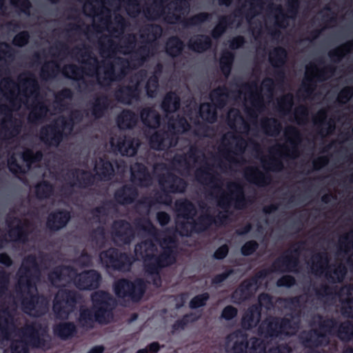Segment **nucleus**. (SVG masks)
<instances>
[{
    "mask_svg": "<svg viewBox=\"0 0 353 353\" xmlns=\"http://www.w3.org/2000/svg\"><path fill=\"white\" fill-rule=\"evenodd\" d=\"M205 222H176V230L156 233L149 231L150 239L137 245L134 248L137 260L142 259L146 276L154 285H161L159 270L175 262V239L177 234L182 236H191L194 230Z\"/></svg>",
    "mask_w": 353,
    "mask_h": 353,
    "instance_id": "obj_1",
    "label": "nucleus"
},
{
    "mask_svg": "<svg viewBox=\"0 0 353 353\" xmlns=\"http://www.w3.org/2000/svg\"><path fill=\"white\" fill-rule=\"evenodd\" d=\"M299 321V316L292 315L281 320L274 318L266 320L259 327V334L264 341L252 339L248 343L246 334L241 331L234 332L226 338V351L228 353H290L288 346L273 348L270 345L278 343L283 336L294 334Z\"/></svg>",
    "mask_w": 353,
    "mask_h": 353,
    "instance_id": "obj_2",
    "label": "nucleus"
},
{
    "mask_svg": "<svg viewBox=\"0 0 353 353\" xmlns=\"http://www.w3.org/2000/svg\"><path fill=\"white\" fill-rule=\"evenodd\" d=\"M0 332L3 339L13 340L12 353H28V343L36 347L47 349L50 340L47 327H43L36 322L21 330H17L13 317L7 310L0 312Z\"/></svg>",
    "mask_w": 353,
    "mask_h": 353,
    "instance_id": "obj_3",
    "label": "nucleus"
},
{
    "mask_svg": "<svg viewBox=\"0 0 353 353\" xmlns=\"http://www.w3.org/2000/svg\"><path fill=\"white\" fill-rule=\"evenodd\" d=\"M36 258L28 256L25 259L18 272L19 289L24 296L22 301L23 310L32 316H39L44 314L48 309V303L43 296H37V290L34 280L38 272Z\"/></svg>",
    "mask_w": 353,
    "mask_h": 353,
    "instance_id": "obj_4",
    "label": "nucleus"
},
{
    "mask_svg": "<svg viewBox=\"0 0 353 353\" xmlns=\"http://www.w3.org/2000/svg\"><path fill=\"white\" fill-rule=\"evenodd\" d=\"M92 310L88 309L80 310L79 323L81 326L86 330L93 327L95 322L101 324H105L111 321L113 318L111 312V306L114 300L109 294L103 292H95L92 295Z\"/></svg>",
    "mask_w": 353,
    "mask_h": 353,
    "instance_id": "obj_5",
    "label": "nucleus"
},
{
    "mask_svg": "<svg viewBox=\"0 0 353 353\" xmlns=\"http://www.w3.org/2000/svg\"><path fill=\"white\" fill-rule=\"evenodd\" d=\"M49 279L52 284L57 288L65 287L72 281L79 289L90 290L99 286L101 276L94 270L77 274L73 269L61 267L57 268L50 273Z\"/></svg>",
    "mask_w": 353,
    "mask_h": 353,
    "instance_id": "obj_6",
    "label": "nucleus"
},
{
    "mask_svg": "<svg viewBox=\"0 0 353 353\" xmlns=\"http://www.w3.org/2000/svg\"><path fill=\"white\" fill-rule=\"evenodd\" d=\"M20 84L23 87V92L21 93L19 86L8 79H3L0 83V88L3 94L10 101L14 102L18 99L21 101L22 96L26 98L28 103L38 90L37 83L32 79H23L20 77Z\"/></svg>",
    "mask_w": 353,
    "mask_h": 353,
    "instance_id": "obj_7",
    "label": "nucleus"
},
{
    "mask_svg": "<svg viewBox=\"0 0 353 353\" xmlns=\"http://www.w3.org/2000/svg\"><path fill=\"white\" fill-rule=\"evenodd\" d=\"M189 128L190 125L185 119L169 120L168 128L170 134L166 132L162 134L159 133L153 134L150 139V147L154 150H164L165 148L174 146L176 144V141L174 137L175 134L183 133L187 131Z\"/></svg>",
    "mask_w": 353,
    "mask_h": 353,
    "instance_id": "obj_8",
    "label": "nucleus"
},
{
    "mask_svg": "<svg viewBox=\"0 0 353 353\" xmlns=\"http://www.w3.org/2000/svg\"><path fill=\"white\" fill-rule=\"evenodd\" d=\"M318 323V328L311 331L307 334V336H304L303 333L301 339L302 343L306 347H314L326 344L328 343V336L330 335L334 329L335 323L332 320H322L319 316L314 318V323L312 327H316V323Z\"/></svg>",
    "mask_w": 353,
    "mask_h": 353,
    "instance_id": "obj_9",
    "label": "nucleus"
},
{
    "mask_svg": "<svg viewBox=\"0 0 353 353\" xmlns=\"http://www.w3.org/2000/svg\"><path fill=\"white\" fill-rule=\"evenodd\" d=\"M328 260L325 254L314 255L312 258L311 270L316 275L325 273L326 278L333 282H340L346 274V268L343 265L337 267H327Z\"/></svg>",
    "mask_w": 353,
    "mask_h": 353,
    "instance_id": "obj_10",
    "label": "nucleus"
},
{
    "mask_svg": "<svg viewBox=\"0 0 353 353\" xmlns=\"http://www.w3.org/2000/svg\"><path fill=\"white\" fill-rule=\"evenodd\" d=\"M78 297L71 291L60 289L55 296L53 310L59 319H67L75 309Z\"/></svg>",
    "mask_w": 353,
    "mask_h": 353,
    "instance_id": "obj_11",
    "label": "nucleus"
},
{
    "mask_svg": "<svg viewBox=\"0 0 353 353\" xmlns=\"http://www.w3.org/2000/svg\"><path fill=\"white\" fill-rule=\"evenodd\" d=\"M145 289V283L138 279L134 283L119 280L114 285V290L119 297H130L133 301H138L142 297Z\"/></svg>",
    "mask_w": 353,
    "mask_h": 353,
    "instance_id": "obj_12",
    "label": "nucleus"
},
{
    "mask_svg": "<svg viewBox=\"0 0 353 353\" xmlns=\"http://www.w3.org/2000/svg\"><path fill=\"white\" fill-rule=\"evenodd\" d=\"M101 264L106 268H113L119 271H127L132 263L126 254H119L116 250L109 249L99 255Z\"/></svg>",
    "mask_w": 353,
    "mask_h": 353,
    "instance_id": "obj_13",
    "label": "nucleus"
},
{
    "mask_svg": "<svg viewBox=\"0 0 353 353\" xmlns=\"http://www.w3.org/2000/svg\"><path fill=\"white\" fill-rule=\"evenodd\" d=\"M228 98V95L225 93L223 89L219 88L212 92L210 99L213 105L203 103L200 106L199 114L202 119L209 123H213L216 118L214 106L222 107Z\"/></svg>",
    "mask_w": 353,
    "mask_h": 353,
    "instance_id": "obj_14",
    "label": "nucleus"
},
{
    "mask_svg": "<svg viewBox=\"0 0 353 353\" xmlns=\"http://www.w3.org/2000/svg\"><path fill=\"white\" fill-rule=\"evenodd\" d=\"M110 144L113 150H117L122 155L132 157L137 152L139 142L137 139L124 137L119 140L112 138Z\"/></svg>",
    "mask_w": 353,
    "mask_h": 353,
    "instance_id": "obj_15",
    "label": "nucleus"
},
{
    "mask_svg": "<svg viewBox=\"0 0 353 353\" xmlns=\"http://www.w3.org/2000/svg\"><path fill=\"white\" fill-rule=\"evenodd\" d=\"M112 238L117 244L130 243L134 238V232L130 228L129 222H114Z\"/></svg>",
    "mask_w": 353,
    "mask_h": 353,
    "instance_id": "obj_16",
    "label": "nucleus"
},
{
    "mask_svg": "<svg viewBox=\"0 0 353 353\" xmlns=\"http://www.w3.org/2000/svg\"><path fill=\"white\" fill-rule=\"evenodd\" d=\"M339 296L343 305V314L353 318V287L346 286L341 288Z\"/></svg>",
    "mask_w": 353,
    "mask_h": 353,
    "instance_id": "obj_17",
    "label": "nucleus"
},
{
    "mask_svg": "<svg viewBox=\"0 0 353 353\" xmlns=\"http://www.w3.org/2000/svg\"><path fill=\"white\" fill-rule=\"evenodd\" d=\"M131 179L132 181L137 185H147L150 181V175L146 172L144 165L135 163L131 166Z\"/></svg>",
    "mask_w": 353,
    "mask_h": 353,
    "instance_id": "obj_18",
    "label": "nucleus"
},
{
    "mask_svg": "<svg viewBox=\"0 0 353 353\" xmlns=\"http://www.w3.org/2000/svg\"><path fill=\"white\" fill-rule=\"evenodd\" d=\"M159 181L163 190L167 192H183L185 190L184 182L181 179L174 177L172 175L168 174L165 180L162 177Z\"/></svg>",
    "mask_w": 353,
    "mask_h": 353,
    "instance_id": "obj_19",
    "label": "nucleus"
},
{
    "mask_svg": "<svg viewBox=\"0 0 353 353\" xmlns=\"http://www.w3.org/2000/svg\"><path fill=\"white\" fill-rule=\"evenodd\" d=\"M261 313L259 307L253 305L245 314L242 318V326L245 329H250L255 326L260 320Z\"/></svg>",
    "mask_w": 353,
    "mask_h": 353,
    "instance_id": "obj_20",
    "label": "nucleus"
},
{
    "mask_svg": "<svg viewBox=\"0 0 353 353\" xmlns=\"http://www.w3.org/2000/svg\"><path fill=\"white\" fill-rule=\"evenodd\" d=\"M273 86H274V82L272 79H265L261 83L260 92H258V90H256V92H254V91L252 90V87L250 86L249 88V91L247 92H245L244 97H245V100L247 99V97H248L249 99L251 101L253 106H255V103H254V101L256 98H259L260 94L262 92H264L265 90H267L268 92H270L272 90ZM255 89H256V87H255Z\"/></svg>",
    "mask_w": 353,
    "mask_h": 353,
    "instance_id": "obj_21",
    "label": "nucleus"
},
{
    "mask_svg": "<svg viewBox=\"0 0 353 353\" xmlns=\"http://www.w3.org/2000/svg\"><path fill=\"white\" fill-rule=\"evenodd\" d=\"M61 136L59 131H57L56 127L49 126L43 128L41 131V139L49 145H57Z\"/></svg>",
    "mask_w": 353,
    "mask_h": 353,
    "instance_id": "obj_22",
    "label": "nucleus"
},
{
    "mask_svg": "<svg viewBox=\"0 0 353 353\" xmlns=\"http://www.w3.org/2000/svg\"><path fill=\"white\" fill-rule=\"evenodd\" d=\"M94 171L96 175H97L101 180H106L109 179V177L114 173V169L112 164L110 162L104 161L102 159H100L99 162L95 165Z\"/></svg>",
    "mask_w": 353,
    "mask_h": 353,
    "instance_id": "obj_23",
    "label": "nucleus"
},
{
    "mask_svg": "<svg viewBox=\"0 0 353 353\" xmlns=\"http://www.w3.org/2000/svg\"><path fill=\"white\" fill-rule=\"evenodd\" d=\"M141 118L144 125L149 128H155L159 125V115L150 109L143 110L141 112Z\"/></svg>",
    "mask_w": 353,
    "mask_h": 353,
    "instance_id": "obj_24",
    "label": "nucleus"
},
{
    "mask_svg": "<svg viewBox=\"0 0 353 353\" xmlns=\"http://www.w3.org/2000/svg\"><path fill=\"white\" fill-rule=\"evenodd\" d=\"M76 332V327L73 323H61L54 328V333L62 339H67L72 336Z\"/></svg>",
    "mask_w": 353,
    "mask_h": 353,
    "instance_id": "obj_25",
    "label": "nucleus"
},
{
    "mask_svg": "<svg viewBox=\"0 0 353 353\" xmlns=\"http://www.w3.org/2000/svg\"><path fill=\"white\" fill-rule=\"evenodd\" d=\"M210 46V39L208 37L196 36L190 41V48L196 52H201L208 49Z\"/></svg>",
    "mask_w": 353,
    "mask_h": 353,
    "instance_id": "obj_26",
    "label": "nucleus"
},
{
    "mask_svg": "<svg viewBox=\"0 0 353 353\" xmlns=\"http://www.w3.org/2000/svg\"><path fill=\"white\" fill-rule=\"evenodd\" d=\"M137 121V117L129 111H123L117 118V124L120 129L130 128Z\"/></svg>",
    "mask_w": 353,
    "mask_h": 353,
    "instance_id": "obj_27",
    "label": "nucleus"
},
{
    "mask_svg": "<svg viewBox=\"0 0 353 353\" xmlns=\"http://www.w3.org/2000/svg\"><path fill=\"white\" fill-rule=\"evenodd\" d=\"M179 105V99L174 93H169L162 102V109L168 113L175 112Z\"/></svg>",
    "mask_w": 353,
    "mask_h": 353,
    "instance_id": "obj_28",
    "label": "nucleus"
},
{
    "mask_svg": "<svg viewBox=\"0 0 353 353\" xmlns=\"http://www.w3.org/2000/svg\"><path fill=\"white\" fill-rule=\"evenodd\" d=\"M136 196V191L131 188L127 187L118 190L115 194L116 200L121 204L131 203Z\"/></svg>",
    "mask_w": 353,
    "mask_h": 353,
    "instance_id": "obj_29",
    "label": "nucleus"
},
{
    "mask_svg": "<svg viewBox=\"0 0 353 353\" xmlns=\"http://www.w3.org/2000/svg\"><path fill=\"white\" fill-rule=\"evenodd\" d=\"M228 122L231 128L241 130V125H243L245 129L246 128L245 121L237 110H232L228 112Z\"/></svg>",
    "mask_w": 353,
    "mask_h": 353,
    "instance_id": "obj_30",
    "label": "nucleus"
},
{
    "mask_svg": "<svg viewBox=\"0 0 353 353\" xmlns=\"http://www.w3.org/2000/svg\"><path fill=\"white\" fill-rule=\"evenodd\" d=\"M296 263V260L281 257L276 260L274 263V271H292V265Z\"/></svg>",
    "mask_w": 353,
    "mask_h": 353,
    "instance_id": "obj_31",
    "label": "nucleus"
},
{
    "mask_svg": "<svg viewBox=\"0 0 353 353\" xmlns=\"http://www.w3.org/2000/svg\"><path fill=\"white\" fill-rule=\"evenodd\" d=\"M286 58V52L285 51L281 48H275L272 52L270 54V61L272 65L278 67L282 65Z\"/></svg>",
    "mask_w": 353,
    "mask_h": 353,
    "instance_id": "obj_32",
    "label": "nucleus"
},
{
    "mask_svg": "<svg viewBox=\"0 0 353 353\" xmlns=\"http://www.w3.org/2000/svg\"><path fill=\"white\" fill-rule=\"evenodd\" d=\"M183 48L182 42L176 37L170 38L166 44V51L170 56L174 57L179 54Z\"/></svg>",
    "mask_w": 353,
    "mask_h": 353,
    "instance_id": "obj_33",
    "label": "nucleus"
},
{
    "mask_svg": "<svg viewBox=\"0 0 353 353\" xmlns=\"http://www.w3.org/2000/svg\"><path fill=\"white\" fill-rule=\"evenodd\" d=\"M338 336L342 341H348L353 336V323L347 321L341 325Z\"/></svg>",
    "mask_w": 353,
    "mask_h": 353,
    "instance_id": "obj_34",
    "label": "nucleus"
},
{
    "mask_svg": "<svg viewBox=\"0 0 353 353\" xmlns=\"http://www.w3.org/2000/svg\"><path fill=\"white\" fill-rule=\"evenodd\" d=\"M233 58L231 52H225L220 59L221 69L225 77H228L230 72Z\"/></svg>",
    "mask_w": 353,
    "mask_h": 353,
    "instance_id": "obj_35",
    "label": "nucleus"
},
{
    "mask_svg": "<svg viewBox=\"0 0 353 353\" xmlns=\"http://www.w3.org/2000/svg\"><path fill=\"white\" fill-rule=\"evenodd\" d=\"M26 234L24 232V230L19 228L16 227L12 228L8 232V237L9 239L8 241H24L26 239Z\"/></svg>",
    "mask_w": 353,
    "mask_h": 353,
    "instance_id": "obj_36",
    "label": "nucleus"
},
{
    "mask_svg": "<svg viewBox=\"0 0 353 353\" xmlns=\"http://www.w3.org/2000/svg\"><path fill=\"white\" fill-rule=\"evenodd\" d=\"M170 8H174V14L176 15V21L178 20L181 14H184L188 9V4L184 0H177L170 4Z\"/></svg>",
    "mask_w": 353,
    "mask_h": 353,
    "instance_id": "obj_37",
    "label": "nucleus"
},
{
    "mask_svg": "<svg viewBox=\"0 0 353 353\" xmlns=\"http://www.w3.org/2000/svg\"><path fill=\"white\" fill-rule=\"evenodd\" d=\"M35 188L36 195L39 199L46 198L52 192V187L46 183L38 184Z\"/></svg>",
    "mask_w": 353,
    "mask_h": 353,
    "instance_id": "obj_38",
    "label": "nucleus"
},
{
    "mask_svg": "<svg viewBox=\"0 0 353 353\" xmlns=\"http://www.w3.org/2000/svg\"><path fill=\"white\" fill-rule=\"evenodd\" d=\"M42 154L40 152H37L34 156L31 151L27 150L23 153L22 158L24 162L26 163L28 169L30 168L31 164L41 159Z\"/></svg>",
    "mask_w": 353,
    "mask_h": 353,
    "instance_id": "obj_39",
    "label": "nucleus"
},
{
    "mask_svg": "<svg viewBox=\"0 0 353 353\" xmlns=\"http://www.w3.org/2000/svg\"><path fill=\"white\" fill-rule=\"evenodd\" d=\"M208 299L209 296L207 293L196 296L191 300L190 306L191 308H198L201 307L205 305Z\"/></svg>",
    "mask_w": 353,
    "mask_h": 353,
    "instance_id": "obj_40",
    "label": "nucleus"
},
{
    "mask_svg": "<svg viewBox=\"0 0 353 353\" xmlns=\"http://www.w3.org/2000/svg\"><path fill=\"white\" fill-rule=\"evenodd\" d=\"M158 88V81L156 77H151L146 85L147 94L150 97H154Z\"/></svg>",
    "mask_w": 353,
    "mask_h": 353,
    "instance_id": "obj_41",
    "label": "nucleus"
},
{
    "mask_svg": "<svg viewBox=\"0 0 353 353\" xmlns=\"http://www.w3.org/2000/svg\"><path fill=\"white\" fill-rule=\"evenodd\" d=\"M64 75L70 79H78L79 78V69L74 65L65 66L63 70Z\"/></svg>",
    "mask_w": 353,
    "mask_h": 353,
    "instance_id": "obj_42",
    "label": "nucleus"
},
{
    "mask_svg": "<svg viewBox=\"0 0 353 353\" xmlns=\"http://www.w3.org/2000/svg\"><path fill=\"white\" fill-rule=\"evenodd\" d=\"M77 176L78 182H73V185L78 184L79 186L87 185L90 181L92 176L88 172H77Z\"/></svg>",
    "mask_w": 353,
    "mask_h": 353,
    "instance_id": "obj_43",
    "label": "nucleus"
},
{
    "mask_svg": "<svg viewBox=\"0 0 353 353\" xmlns=\"http://www.w3.org/2000/svg\"><path fill=\"white\" fill-rule=\"evenodd\" d=\"M9 1L11 5L19 8L23 12L29 14V12H27L30 6L28 0H9Z\"/></svg>",
    "mask_w": 353,
    "mask_h": 353,
    "instance_id": "obj_44",
    "label": "nucleus"
},
{
    "mask_svg": "<svg viewBox=\"0 0 353 353\" xmlns=\"http://www.w3.org/2000/svg\"><path fill=\"white\" fill-rule=\"evenodd\" d=\"M258 245L255 241H251L247 242L241 248V252L245 256L250 255L257 248Z\"/></svg>",
    "mask_w": 353,
    "mask_h": 353,
    "instance_id": "obj_45",
    "label": "nucleus"
},
{
    "mask_svg": "<svg viewBox=\"0 0 353 353\" xmlns=\"http://www.w3.org/2000/svg\"><path fill=\"white\" fill-rule=\"evenodd\" d=\"M228 189L231 192L230 194L229 195L228 199V203H230L232 202V200L234 197H239L242 196V190L241 188L236 185V184H230L228 186Z\"/></svg>",
    "mask_w": 353,
    "mask_h": 353,
    "instance_id": "obj_46",
    "label": "nucleus"
},
{
    "mask_svg": "<svg viewBox=\"0 0 353 353\" xmlns=\"http://www.w3.org/2000/svg\"><path fill=\"white\" fill-rule=\"evenodd\" d=\"M196 320V318L193 317L192 315H186L185 316L182 320L177 321L173 325L174 331L178 330L180 329H183L185 324L189 322H192Z\"/></svg>",
    "mask_w": 353,
    "mask_h": 353,
    "instance_id": "obj_47",
    "label": "nucleus"
},
{
    "mask_svg": "<svg viewBox=\"0 0 353 353\" xmlns=\"http://www.w3.org/2000/svg\"><path fill=\"white\" fill-rule=\"evenodd\" d=\"M29 36L27 32H21L16 35L13 39V43L17 46L26 45L28 41Z\"/></svg>",
    "mask_w": 353,
    "mask_h": 353,
    "instance_id": "obj_48",
    "label": "nucleus"
},
{
    "mask_svg": "<svg viewBox=\"0 0 353 353\" xmlns=\"http://www.w3.org/2000/svg\"><path fill=\"white\" fill-rule=\"evenodd\" d=\"M352 90L350 88L342 90L338 96L339 101L343 103H346L352 97Z\"/></svg>",
    "mask_w": 353,
    "mask_h": 353,
    "instance_id": "obj_49",
    "label": "nucleus"
},
{
    "mask_svg": "<svg viewBox=\"0 0 353 353\" xmlns=\"http://www.w3.org/2000/svg\"><path fill=\"white\" fill-rule=\"evenodd\" d=\"M340 242L345 245V248L350 250L353 249V231L347 234L340 239Z\"/></svg>",
    "mask_w": 353,
    "mask_h": 353,
    "instance_id": "obj_50",
    "label": "nucleus"
},
{
    "mask_svg": "<svg viewBox=\"0 0 353 353\" xmlns=\"http://www.w3.org/2000/svg\"><path fill=\"white\" fill-rule=\"evenodd\" d=\"M236 314L237 310L236 308L232 306H228L223 310L221 316L226 320H230L236 316Z\"/></svg>",
    "mask_w": 353,
    "mask_h": 353,
    "instance_id": "obj_51",
    "label": "nucleus"
},
{
    "mask_svg": "<svg viewBox=\"0 0 353 353\" xmlns=\"http://www.w3.org/2000/svg\"><path fill=\"white\" fill-rule=\"evenodd\" d=\"M294 283V279L290 276H284L277 281V285L279 287H290Z\"/></svg>",
    "mask_w": 353,
    "mask_h": 353,
    "instance_id": "obj_52",
    "label": "nucleus"
},
{
    "mask_svg": "<svg viewBox=\"0 0 353 353\" xmlns=\"http://www.w3.org/2000/svg\"><path fill=\"white\" fill-rule=\"evenodd\" d=\"M8 165L9 170L13 173H21L25 172L26 171L25 169H22L21 166L15 163V160L13 157L8 159Z\"/></svg>",
    "mask_w": 353,
    "mask_h": 353,
    "instance_id": "obj_53",
    "label": "nucleus"
},
{
    "mask_svg": "<svg viewBox=\"0 0 353 353\" xmlns=\"http://www.w3.org/2000/svg\"><path fill=\"white\" fill-rule=\"evenodd\" d=\"M259 303L260 307H265L266 309H270L272 306L271 299L268 294H261L259 296Z\"/></svg>",
    "mask_w": 353,
    "mask_h": 353,
    "instance_id": "obj_54",
    "label": "nucleus"
},
{
    "mask_svg": "<svg viewBox=\"0 0 353 353\" xmlns=\"http://www.w3.org/2000/svg\"><path fill=\"white\" fill-rule=\"evenodd\" d=\"M245 176L248 181L254 183H257V177L259 174L256 169H248L245 171Z\"/></svg>",
    "mask_w": 353,
    "mask_h": 353,
    "instance_id": "obj_55",
    "label": "nucleus"
},
{
    "mask_svg": "<svg viewBox=\"0 0 353 353\" xmlns=\"http://www.w3.org/2000/svg\"><path fill=\"white\" fill-rule=\"evenodd\" d=\"M225 19H222L219 23L214 28L212 31V36L214 38H217L219 37L225 30V26L223 23H225Z\"/></svg>",
    "mask_w": 353,
    "mask_h": 353,
    "instance_id": "obj_56",
    "label": "nucleus"
},
{
    "mask_svg": "<svg viewBox=\"0 0 353 353\" xmlns=\"http://www.w3.org/2000/svg\"><path fill=\"white\" fill-rule=\"evenodd\" d=\"M228 252V248L227 245H222L219 248L214 252V256L217 259H223Z\"/></svg>",
    "mask_w": 353,
    "mask_h": 353,
    "instance_id": "obj_57",
    "label": "nucleus"
},
{
    "mask_svg": "<svg viewBox=\"0 0 353 353\" xmlns=\"http://www.w3.org/2000/svg\"><path fill=\"white\" fill-rule=\"evenodd\" d=\"M292 101H293V97H292V95L291 94H288L286 96H285L283 97V99H282L281 100V105L283 106V108H286V109H288V108H291L292 105Z\"/></svg>",
    "mask_w": 353,
    "mask_h": 353,
    "instance_id": "obj_58",
    "label": "nucleus"
},
{
    "mask_svg": "<svg viewBox=\"0 0 353 353\" xmlns=\"http://www.w3.org/2000/svg\"><path fill=\"white\" fill-rule=\"evenodd\" d=\"M176 205L179 207V210H181V207H183L185 210L188 211V213H185V215L189 216L192 214V211H193V205L188 201H183L176 203Z\"/></svg>",
    "mask_w": 353,
    "mask_h": 353,
    "instance_id": "obj_59",
    "label": "nucleus"
},
{
    "mask_svg": "<svg viewBox=\"0 0 353 353\" xmlns=\"http://www.w3.org/2000/svg\"><path fill=\"white\" fill-rule=\"evenodd\" d=\"M305 76L307 78L310 79L311 81L315 80L317 79V74H316V68H312L311 67H309L308 65L306 66V70H305Z\"/></svg>",
    "mask_w": 353,
    "mask_h": 353,
    "instance_id": "obj_60",
    "label": "nucleus"
},
{
    "mask_svg": "<svg viewBox=\"0 0 353 353\" xmlns=\"http://www.w3.org/2000/svg\"><path fill=\"white\" fill-rule=\"evenodd\" d=\"M10 52V46L6 43H0V59L6 58Z\"/></svg>",
    "mask_w": 353,
    "mask_h": 353,
    "instance_id": "obj_61",
    "label": "nucleus"
},
{
    "mask_svg": "<svg viewBox=\"0 0 353 353\" xmlns=\"http://www.w3.org/2000/svg\"><path fill=\"white\" fill-rule=\"evenodd\" d=\"M244 41H243V37H237L234 39H233L231 41H230V47L232 48V49H236V48H238L239 47H240L243 43Z\"/></svg>",
    "mask_w": 353,
    "mask_h": 353,
    "instance_id": "obj_62",
    "label": "nucleus"
},
{
    "mask_svg": "<svg viewBox=\"0 0 353 353\" xmlns=\"http://www.w3.org/2000/svg\"><path fill=\"white\" fill-rule=\"evenodd\" d=\"M327 159L325 157H320L314 161V167L315 169H320L321 167L327 164Z\"/></svg>",
    "mask_w": 353,
    "mask_h": 353,
    "instance_id": "obj_63",
    "label": "nucleus"
},
{
    "mask_svg": "<svg viewBox=\"0 0 353 353\" xmlns=\"http://www.w3.org/2000/svg\"><path fill=\"white\" fill-rule=\"evenodd\" d=\"M326 117V112L325 110H321L318 112L314 119L315 123H323Z\"/></svg>",
    "mask_w": 353,
    "mask_h": 353,
    "instance_id": "obj_64",
    "label": "nucleus"
}]
</instances>
